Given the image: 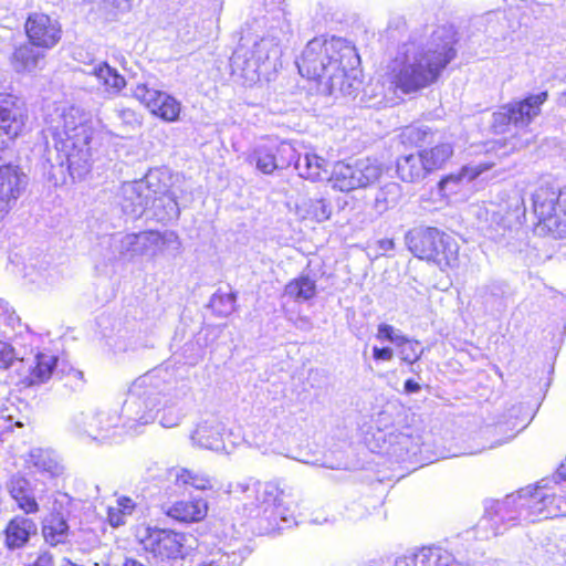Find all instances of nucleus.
<instances>
[{
    "label": "nucleus",
    "instance_id": "f257e3e1",
    "mask_svg": "<svg viewBox=\"0 0 566 566\" xmlns=\"http://www.w3.org/2000/svg\"><path fill=\"white\" fill-rule=\"evenodd\" d=\"M455 32L436 29L429 39H410L399 45L391 63L394 83L403 93H415L436 83L442 71L457 56Z\"/></svg>",
    "mask_w": 566,
    "mask_h": 566
},
{
    "label": "nucleus",
    "instance_id": "f03ea898",
    "mask_svg": "<svg viewBox=\"0 0 566 566\" xmlns=\"http://www.w3.org/2000/svg\"><path fill=\"white\" fill-rule=\"evenodd\" d=\"M189 392L185 379H178L168 368H156L136 378L128 389L122 407L125 424L134 428L136 424L153 422L163 400L164 407L175 405Z\"/></svg>",
    "mask_w": 566,
    "mask_h": 566
},
{
    "label": "nucleus",
    "instance_id": "7ed1b4c3",
    "mask_svg": "<svg viewBox=\"0 0 566 566\" xmlns=\"http://www.w3.org/2000/svg\"><path fill=\"white\" fill-rule=\"evenodd\" d=\"M27 119L24 103L11 93L0 92V153L22 133ZM28 184L29 178L19 166H0V221L17 205Z\"/></svg>",
    "mask_w": 566,
    "mask_h": 566
},
{
    "label": "nucleus",
    "instance_id": "20e7f679",
    "mask_svg": "<svg viewBox=\"0 0 566 566\" xmlns=\"http://www.w3.org/2000/svg\"><path fill=\"white\" fill-rule=\"evenodd\" d=\"M360 59L356 48L343 38L319 36L308 41L296 65L303 77L317 81L321 85L340 65L358 66Z\"/></svg>",
    "mask_w": 566,
    "mask_h": 566
},
{
    "label": "nucleus",
    "instance_id": "39448f33",
    "mask_svg": "<svg viewBox=\"0 0 566 566\" xmlns=\"http://www.w3.org/2000/svg\"><path fill=\"white\" fill-rule=\"evenodd\" d=\"M405 241L415 256L433 262L442 271L459 266L458 242L452 235L437 228H413L406 233Z\"/></svg>",
    "mask_w": 566,
    "mask_h": 566
},
{
    "label": "nucleus",
    "instance_id": "423d86ee",
    "mask_svg": "<svg viewBox=\"0 0 566 566\" xmlns=\"http://www.w3.org/2000/svg\"><path fill=\"white\" fill-rule=\"evenodd\" d=\"M114 251L119 258L132 261L136 258H155L165 253H179L181 242L174 231H142L138 233L117 234L111 239Z\"/></svg>",
    "mask_w": 566,
    "mask_h": 566
},
{
    "label": "nucleus",
    "instance_id": "0eeeda50",
    "mask_svg": "<svg viewBox=\"0 0 566 566\" xmlns=\"http://www.w3.org/2000/svg\"><path fill=\"white\" fill-rule=\"evenodd\" d=\"M547 97V92H541L501 106L492 114L491 130L494 134L507 133L511 127L522 130L525 137L517 138L513 147L518 149L526 147L533 142L534 135L525 128L539 115L541 106Z\"/></svg>",
    "mask_w": 566,
    "mask_h": 566
},
{
    "label": "nucleus",
    "instance_id": "6e6552de",
    "mask_svg": "<svg viewBox=\"0 0 566 566\" xmlns=\"http://www.w3.org/2000/svg\"><path fill=\"white\" fill-rule=\"evenodd\" d=\"M524 493L510 494L503 500H486L484 514L475 525L480 539H489L503 534L522 517L525 509L521 505Z\"/></svg>",
    "mask_w": 566,
    "mask_h": 566
},
{
    "label": "nucleus",
    "instance_id": "1a4fd4ad",
    "mask_svg": "<svg viewBox=\"0 0 566 566\" xmlns=\"http://www.w3.org/2000/svg\"><path fill=\"white\" fill-rule=\"evenodd\" d=\"M281 49L272 38H263L251 48L239 45L231 56L233 71L241 72L248 81L254 82L270 69H275Z\"/></svg>",
    "mask_w": 566,
    "mask_h": 566
},
{
    "label": "nucleus",
    "instance_id": "9d476101",
    "mask_svg": "<svg viewBox=\"0 0 566 566\" xmlns=\"http://www.w3.org/2000/svg\"><path fill=\"white\" fill-rule=\"evenodd\" d=\"M518 492L524 493L521 503L526 513L524 520L535 522L566 515V493L558 481L545 479L534 490L524 489Z\"/></svg>",
    "mask_w": 566,
    "mask_h": 566
},
{
    "label": "nucleus",
    "instance_id": "9b49d317",
    "mask_svg": "<svg viewBox=\"0 0 566 566\" xmlns=\"http://www.w3.org/2000/svg\"><path fill=\"white\" fill-rule=\"evenodd\" d=\"M48 123V132L52 136L55 148H59L63 142L78 140L83 145L84 142L92 139L91 115L80 106L55 107L53 113L49 114Z\"/></svg>",
    "mask_w": 566,
    "mask_h": 566
},
{
    "label": "nucleus",
    "instance_id": "f8f14e48",
    "mask_svg": "<svg viewBox=\"0 0 566 566\" xmlns=\"http://www.w3.org/2000/svg\"><path fill=\"white\" fill-rule=\"evenodd\" d=\"M533 212L538 224L554 238H566V193L549 185H541L532 196Z\"/></svg>",
    "mask_w": 566,
    "mask_h": 566
},
{
    "label": "nucleus",
    "instance_id": "ddd939ff",
    "mask_svg": "<svg viewBox=\"0 0 566 566\" xmlns=\"http://www.w3.org/2000/svg\"><path fill=\"white\" fill-rule=\"evenodd\" d=\"M382 174V165L369 157L359 158L353 163L338 161L334 165L329 182L334 189L349 192L373 186Z\"/></svg>",
    "mask_w": 566,
    "mask_h": 566
},
{
    "label": "nucleus",
    "instance_id": "4468645a",
    "mask_svg": "<svg viewBox=\"0 0 566 566\" xmlns=\"http://www.w3.org/2000/svg\"><path fill=\"white\" fill-rule=\"evenodd\" d=\"M155 190H153L148 182L140 179L129 182H124L118 192V203L122 211L129 216L132 219L140 218L149 205L153 202H166L167 201V219L178 218L179 208L175 199L170 196H164L155 198ZM165 219V217H161Z\"/></svg>",
    "mask_w": 566,
    "mask_h": 566
},
{
    "label": "nucleus",
    "instance_id": "2eb2a0df",
    "mask_svg": "<svg viewBox=\"0 0 566 566\" xmlns=\"http://www.w3.org/2000/svg\"><path fill=\"white\" fill-rule=\"evenodd\" d=\"M184 542L182 534L166 528L146 527L144 534L140 535L143 549L155 563L184 558Z\"/></svg>",
    "mask_w": 566,
    "mask_h": 566
},
{
    "label": "nucleus",
    "instance_id": "dca6fc26",
    "mask_svg": "<svg viewBox=\"0 0 566 566\" xmlns=\"http://www.w3.org/2000/svg\"><path fill=\"white\" fill-rule=\"evenodd\" d=\"M120 420L116 411H98L94 415L78 412L71 418L70 430L94 440H105L111 437L108 431L118 427Z\"/></svg>",
    "mask_w": 566,
    "mask_h": 566
},
{
    "label": "nucleus",
    "instance_id": "f3484780",
    "mask_svg": "<svg viewBox=\"0 0 566 566\" xmlns=\"http://www.w3.org/2000/svg\"><path fill=\"white\" fill-rule=\"evenodd\" d=\"M136 99L140 101L154 115L166 122H175L180 114V103L169 94L150 86L148 83H139L133 91Z\"/></svg>",
    "mask_w": 566,
    "mask_h": 566
},
{
    "label": "nucleus",
    "instance_id": "a211bd4d",
    "mask_svg": "<svg viewBox=\"0 0 566 566\" xmlns=\"http://www.w3.org/2000/svg\"><path fill=\"white\" fill-rule=\"evenodd\" d=\"M72 499L62 494L55 499L50 514L42 522V534L44 541L51 546L66 542L70 526L67 520L71 514Z\"/></svg>",
    "mask_w": 566,
    "mask_h": 566
},
{
    "label": "nucleus",
    "instance_id": "6ab92c4d",
    "mask_svg": "<svg viewBox=\"0 0 566 566\" xmlns=\"http://www.w3.org/2000/svg\"><path fill=\"white\" fill-rule=\"evenodd\" d=\"M30 42L38 48L51 49L61 39V27L44 13H31L24 24Z\"/></svg>",
    "mask_w": 566,
    "mask_h": 566
},
{
    "label": "nucleus",
    "instance_id": "aec40b11",
    "mask_svg": "<svg viewBox=\"0 0 566 566\" xmlns=\"http://www.w3.org/2000/svg\"><path fill=\"white\" fill-rule=\"evenodd\" d=\"M376 338L395 345L400 359L410 365L418 361L424 352V348L418 340L407 337L401 331L386 323L378 325Z\"/></svg>",
    "mask_w": 566,
    "mask_h": 566
},
{
    "label": "nucleus",
    "instance_id": "412c9836",
    "mask_svg": "<svg viewBox=\"0 0 566 566\" xmlns=\"http://www.w3.org/2000/svg\"><path fill=\"white\" fill-rule=\"evenodd\" d=\"M256 494L258 513L256 516L263 515L266 520L279 525L277 520L286 522L285 507L283 506V492L273 483L256 484L253 490Z\"/></svg>",
    "mask_w": 566,
    "mask_h": 566
},
{
    "label": "nucleus",
    "instance_id": "4be33fe9",
    "mask_svg": "<svg viewBox=\"0 0 566 566\" xmlns=\"http://www.w3.org/2000/svg\"><path fill=\"white\" fill-rule=\"evenodd\" d=\"M88 145L90 142H84L82 145L78 140H73L71 143L63 142L59 148H55L61 158L60 164L63 165L65 159L73 179H81L91 169L92 155Z\"/></svg>",
    "mask_w": 566,
    "mask_h": 566
},
{
    "label": "nucleus",
    "instance_id": "5701e85b",
    "mask_svg": "<svg viewBox=\"0 0 566 566\" xmlns=\"http://www.w3.org/2000/svg\"><path fill=\"white\" fill-rule=\"evenodd\" d=\"M4 544L13 551L25 546L30 538L38 533L35 522L24 515H15L4 528Z\"/></svg>",
    "mask_w": 566,
    "mask_h": 566
},
{
    "label": "nucleus",
    "instance_id": "b1692460",
    "mask_svg": "<svg viewBox=\"0 0 566 566\" xmlns=\"http://www.w3.org/2000/svg\"><path fill=\"white\" fill-rule=\"evenodd\" d=\"M223 430V426L219 422L205 421L197 426L190 438L192 443L199 448L214 452L230 453L224 442Z\"/></svg>",
    "mask_w": 566,
    "mask_h": 566
},
{
    "label": "nucleus",
    "instance_id": "393cba45",
    "mask_svg": "<svg viewBox=\"0 0 566 566\" xmlns=\"http://www.w3.org/2000/svg\"><path fill=\"white\" fill-rule=\"evenodd\" d=\"M27 365L29 385H40L48 381L57 368L59 358L55 355L38 352L32 358L21 359Z\"/></svg>",
    "mask_w": 566,
    "mask_h": 566
},
{
    "label": "nucleus",
    "instance_id": "a878e982",
    "mask_svg": "<svg viewBox=\"0 0 566 566\" xmlns=\"http://www.w3.org/2000/svg\"><path fill=\"white\" fill-rule=\"evenodd\" d=\"M452 554L439 547H422L410 555L400 556L394 566H448Z\"/></svg>",
    "mask_w": 566,
    "mask_h": 566
},
{
    "label": "nucleus",
    "instance_id": "bb28decb",
    "mask_svg": "<svg viewBox=\"0 0 566 566\" xmlns=\"http://www.w3.org/2000/svg\"><path fill=\"white\" fill-rule=\"evenodd\" d=\"M7 490L15 501L18 507L25 514H35L40 506L35 500L31 483L24 476L15 474L7 483Z\"/></svg>",
    "mask_w": 566,
    "mask_h": 566
},
{
    "label": "nucleus",
    "instance_id": "cd10ccee",
    "mask_svg": "<svg viewBox=\"0 0 566 566\" xmlns=\"http://www.w3.org/2000/svg\"><path fill=\"white\" fill-rule=\"evenodd\" d=\"M356 67H345L340 65L328 78L322 84L323 90L329 94L340 93L342 95L354 94L359 86V82L356 78Z\"/></svg>",
    "mask_w": 566,
    "mask_h": 566
},
{
    "label": "nucleus",
    "instance_id": "c85d7f7f",
    "mask_svg": "<svg viewBox=\"0 0 566 566\" xmlns=\"http://www.w3.org/2000/svg\"><path fill=\"white\" fill-rule=\"evenodd\" d=\"M396 174L403 182H419L430 172L420 151L402 155L396 160Z\"/></svg>",
    "mask_w": 566,
    "mask_h": 566
},
{
    "label": "nucleus",
    "instance_id": "c756f323",
    "mask_svg": "<svg viewBox=\"0 0 566 566\" xmlns=\"http://www.w3.org/2000/svg\"><path fill=\"white\" fill-rule=\"evenodd\" d=\"M207 502L202 499H196L176 502L169 507L167 514L174 520L190 523L202 520L207 515Z\"/></svg>",
    "mask_w": 566,
    "mask_h": 566
},
{
    "label": "nucleus",
    "instance_id": "7c9ffc66",
    "mask_svg": "<svg viewBox=\"0 0 566 566\" xmlns=\"http://www.w3.org/2000/svg\"><path fill=\"white\" fill-rule=\"evenodd\" d=\"M32 42L17 48L11 57V64L15 72H31L38 67L44 59V53L36 49Z\"/></svg>",
    "mask_w": 566,
    "mask_h": 566
},
{
    "label": "nucleus",
    "instance_id": "2f4dec72",
    "mask_svg": "<svg viewBox=\"0 0 566 566\" xmlns=\"http://www.w3.org/2000/svg\"><path fill=\"white\" fill-rule=\"evenodd\" d=\"M525 216V208L521 196L515 193L510 198L505 206H500L493 212V218L501 224L503 229H512L521 223V218Z\"/></svg>",
    "mask_w": 566,
    "mask_h": 566
},
{
    "label": "nucleus",
    "instance_id": "473e14b6",
    "mask_svg": "<svg viewBox=\"0 0 566 566\" xmlns=\"http://www.w3.org/2000/svg\"><path fill=\"white\" fill-rule=\"evenodd\" d=\"M332 211L331 202L324 198H308L297 205V213L303 219H310L318 223L327 221Z\"/></svg>",
    "mask_w": 566,
    "mask_h": 566
},
{
    "label": "nucleus",
    "instance_id": "72a5a7b5",
    "mask_svg": "<svg viewBox=\"0 0 566 566\" xmlns=\"http://www.w3.org/2000/svg\"><path fill=\"white\" fill-rule=\"evenodd\" d=\"M326 160L315 154L305 153L304 156L298 155L295 160V170L298 176L312 181L322 179V174L326 172Z\"/></svg>",
    "mask_w": 566,
    "mask_h": 566
},
{
    "label": "nucleus",
    "instance_id": "f704fd0d",
    "mask_svg": "<svg viewBox=\"0 0 566 566\" xmlns=\"http://www.w3.org/2000/svg\"><path fill=\"white\" fill-rule=\"evenodd\" d=\"M284 294L295 302L310 301L316 295V281L308 274H302L285 285Z\"/></svg>",
    "mask_w": 566,
    "mask_h": 566
},
{
    "label": "nucleus",
    "instance_id": "c9c22d12",
    "mask_svg": "<svg viewBox=\"0 0 566 566\" xmlns=\"http://www.w3.org/2000/svg\"><path fill=\"white\" fill-rule=\"evenodd\" d=\"M402 198V188L398 182L390 181L380 187L374 201V210L382 214L395 208Z\"/></svg>",
    "mask_w": 566,
    "mask_h": 566
},
{
    "label": "nucleus",
    "instance_id": "e433bc0d",
    "mask_svg": "<svg viewBox=\"0 0 566 566\" xmlns=\"http://www.w3.org/2000/svg\"><path fill=\"white\" fill-rule=\"evenodd\" d=\"M429 172L441 169L453 154L450 143H441L432 148L420 150Z\"/></svg>",
    "mask_w": 566,
    "mask_h": 566
},
{
    "label": "nucleus",
    "instance_id": "4c0bfd02",
    "mask_svg": "<svg viewBox=\"0 0 566 566\" xmlns=\"http://www.w3.org/2000/svg\"><path fill=\"white\" fill-rule=\"evenodd\" d=\"M251 158L255 163L258 170L262 174L271 175L277 169L272 145L258 146L253 150Z\"/></svg>",
    "mask_w": 566,
    "mask_h": 566
},
{
    "label": "nucleus",
    "instance_id": "58836bf2",
    "mask_svg": "<svg viewBox=\"0 0 566 566\" xmlns=\"http://www.w3.org/2000/svg\"><path fill=\"white\" fill-rule=\"evenodd\" d=\"M33 465L50 476H59L63 473V467L46 451L36 450L31 453Z\"/></svg>",
    "mask_w": 566,
    "mask_h": 566
},
{
    "label": "nucleus",
    "instance_id": "ea45409f",
    "mask_svg": "<svg viewBox=\"0 0 566 566\" xmlns=\"http://www.w3.org/2000/svg\"><path fill=\"white\" fill-rule=\"evenodd\" d=\"M237 295L234 293L216 292L209 302V306L219 316H228L234 311Z\"/></svg>",
    "mask_w": 566,
    "mask_h": 566
},
{
    "label": "nucleus",
    "instance_id": "a19ab883",
    "mask_svg": "<svg viewBox=\"0 0 566 566\" xmlns=\"http://www.w3.org/2000/svg\"><path fill=\"white\" fill-rule=\"evenodd\" d=\"M277 169H284L291 166H295V160L298 154L294 146L287 142H282L279 145H272Z\"/></svg>",
    "mask_w": 566,
    "mask_h": 566
},
{
    "label": "nucleus",
    "instance_id": "79ce46f5",
    "mask_svg": "<svg viewBox=\"0 0 566 566\" xmlns=\"http://www.w3.org/2000/svg\"><path fill=\"white\" fill-rule=\"evenodd\" d=\"M176 482L179 485H190L197 490L212 489L211 480L207 475L198 474L186 469H182L176 475Z\"/></svg>",
    "mask_w": 566,
    "mask_h": 566
},
{
    "label": "nucleus",
    "instance_id": "37998d69",
    "mask_svg": "<svg viewBox=\"0 0 566 566\" xmlns=\"http://www.w3.org/2000/svg\"><path fill=\"white\" fill-rule=\"evenodd\" d=\"M402 138L405 142L413 144L416 146H423L424 144L431 143L433 139V133L428 127H406L402 132Z\"/></svg>",
    "mask_w": 566,
    "mask_h": 566
},
{
    "label": "nucleus",
    "instance_id": "c03bdc74",
    "mask_svg": "<svg viewBox=\"0 0 566 566\" xmlns=\"http://www.w3.org/2000/svg\"><path fill=\"white\" fill-rule=\"evenodd\" d=\"M111 72V65L107 62L101 61L97 63H94L90 65L86 73L88 75H93L96 77L98 83L103 86L104 92L106 93L107 85H111L109 82H107L109 73Z\"/></svg>",
    "mask_w": 566,
    "mask_h": 566
},
{
    "label": "nucleus",
    "instance_id": "a18cd8bd",
    "mask_svg": "<svg viewBox=\"0 0 566 566\" xmlns=\"http://www.w3.org/2000/svg\"><path fill=\"white\" fill-rule=\"evenodd\" d=\"M107 82L111 83V85H107L106 93L108 95L115 96L118 95L122 90L126 86V80L123 75L118 73V71L115 67L111 66V72Z\"/></svg>",
    "mask_w": 566,
    "mask_h": 566
},
{
    "label": "nucleus",
    "instance_id": "49530a36",
    "mask_svg": "<svg viewBox=\"0 0 566 566\" xmlns=\"http://www.w3.org/2000/svg\"><path fill=\"white\" fill-rule=\"evenodd\" d=\"M15 359L17 354L14 352V348L10 344L0 340V368H10Z\"/></svg>",
    "mask_w": 566,
    "mask_h": 566
},
{
    "label": "nucleus",
    "instance_id": "de8ad7c7",
    "mask_svg": "<svg viewBox=\"0 0 566 566\" xmlns=\"http://www.w3.org/2000/svg\"><path fill=\"white\" fill-rule=\"evenodd\" d=\"M219 566H240L243 562V556L240 553H217L213 554Z\"/></svg>",
    "mask_w": 566,
    "mask_h": 566
},
{
    "label": "nucleus",
    "instance_id": "09e8293b",
    "mask_svg": "<svg viewBox=\"0 0 566 566\" xmlns=\"http://www.w3.org/2000/svg\"><path fill=\"white\" fill-rule=\"evenodd\" d=\"M504 294L503 286L499 283H492L483 287V294L482 297L485 298V303H489L491 298H494V303L501 301L502 296Z\"/></svg>",
    "mask_w": 566,
    "mask_h": 566
},
{
    "label": "nucleus",
    "instance_id": "8fccbe9b",
    "mask_svg": "<svg viewBox=\"0 0 566 566\" xmlns=\"http://www.w3.org/2000/svg\"><path fill=\"white\" fill-rule=\"evenodd\" d=\"M368 510L358 502L352 503L346 509V518L349 521H358L367 516Z\"/></svg>",
    "mask_w": 566,
    "mask_h": 566
},
{
    "label": "nucleus",
    "instance_id": "3c124183",
    "mask_svg": "<svg viewBox=\"0 0 566 566\" xmlns=\"http://www.w3.org/2000/svg\"><path fill=\"white\" fill-rule=\"evenodd\" d=\"M460 181H461L460 176L449 175L440 180V182H439L440 191L443 192L444 195L447 192H455V188L458 187Z\"/></svg>",
    "mask_w": 566,
    "mask_h": 566
},
{
    "label": "nucleus",
    "instance_id": "603ef678",
    "mask_svg": "<svg viewBox=\"0 0 566 566\" xmlns=\"http://www.w3.org/2000/svg\"><path fill=\"white\" fill-rule=\"evenodd\" d=\"M180 413L176 410H164L159 422L164 428H174L179 423Z\"/></svg>",
    "mask_w": 566,
    "mask_h": 566
},
{
    "label": "nucleus",
    "instance_id": "864d4df0",
    "mask_svg": "<svg viewBox=\"0 0 566 566\" xmlns=\"http://www.w3.org/2000/svg\"><path fill=\"white\" fill-rule=\"evenodd\" d=\"M18 317L13 310L9 307L8 302L0 300V323L12 325Z\"/></svg>",
    "mask_w": 566,
    "mask_h": 566
},
{
    "label": "nucleus",
    "instance_id": "5fc2aeb1",
    "mask_svg": "<svg viewBox=\"0 0 566 566\" xmlns=\"http://www.w3.org/2000/svg\"><path fill=\"white\" fill-rule=\"evenodd\" d=\"M394 355L395 353L391 347H373V358L377 361H390Z\"/></svg>",
    "mask_w": 566,
    "mask_h": 566
},
{
    "label": "nucleus",
    "instance_id": "6e6d98bb",
    "mask_svg": "<svg viewBox=\"0 0 566 566\" xmlns=\"http://www.w3.org/2000/svg\"><path fill=\"white\" fill-rule=\"evenodd\" d=\"M124 516H125V514L117 506L108 509V521H109L111 525H113V526L123 525L125 523Z\"/></svg>",
    "mask_w": 566,
    "mask_h": 566
},
{
    "label": "nucleus",
    "instance_id": "4d7b16f0",
    "mask_svg": "<svg viewBox=\"0 0 566 566\" xmlns=\"http://www.w3.org/2000/svg\"><path fill=\"white\" fill-rule=\"evenodd\" d=\"M66 376L70 379V381L73 382V386L75 388H80V387L83 386V384H84V374H83V371H81L78 369H75L73 367H70Z\"/></svg>",
    "mask_w": 566,
    "mask_h": 566
},
{
    "label": "nucleus",
    "instance_id": "13d9d810",
    "mask_svg": "<svg viewBox=\"0 0 566 566\" xmlns=\"http://www.w3.org/2000/svg\"><path fill=\"white\" fill-rule=\"evenodd\" d=\"M117 507L120 509L125 515L132 514L135 503L132 499L123 496L117 500Z\"/></svg>",
    "mask_w": 566,
    "mask_h": 566
},
{
    "label": "nucleus",
    "instance_id": "bf43d9fd",
    "mask_svg": "<svg viewBox=\"0 0 566 566\" xmlns=\"http://www.w3.org/2000/svg\"><path fill=\"white\" fill-rule=\"evenodd\" d=\"M9 411H10V409L8 407L4 408L1 411V418H3L4 420H7L10 423H13L15 427H19V428L23 427L24 426L23 420L21 418H17L14 415H12Z\"/></svg>",
    "mask_w": 566,
    "mask_h": 566
},
{
    "label": "nucleus",
    "instance_id": "052dcab7",
    "mask_svg": "<svg viewBox=\"0 0 566 566\" xmlns=\"http://www.w3.org/2000/svg\"><path fill=\"white\" fill-rule=\"evenodd\" d=\"M32 566H53V557L50 553H41Z\"/></svg>",
    "mask_w": 566,
    "mask_h": 566
},
{
    "label": "nucleus",
    "instance_id": "680f3d73",
    "mask_svg": "<svg viewBox=\"0 0 566 566\" xmlns=\"http://www.w3.org/2000/svg\"><path fill=\"white\" fill-rule=\"evenodd\" d=\"M378 249L386 254L387 252L395 249V242L392 239H381L377 242Z\"/></svg>",
    "mask_w": 566,
    "mask_h": 566
},
{
    "label": "nucleus",
    "instance_id": "e2e57ef3",
    "mask_svg": "<svg viewBox=\"0 0 566 566\" xmlns=\"http://www.w3.org/2000/svg\"><path fill=\"white\" fill-rule=\"evenodd\" d=\"M403 389L407 394H416L420 391V385L413 379H407L403 385Z\"/></svg>",
    "mask_w": 566,
    "mask_h": 566
},
{
    "label": "nucleus",
    "instance_id": "0e129e2a",
    "mask_svg": "<svg viewBox=\"0 0 566 566\" xmlns=\"http://www.w3.org/2000/svg\"><path fill=\"white\" fill-rule=\"evenodd\" d=\"M296 327L300 328V329H304V331H307L312 327V324L310 322V319L307 317H300L297 321H296Z\"/></svg>",
    "mask_w": 566,
    "mask_h": 566
},
{
    "label": "nucleus",
    "instance_id": "69168bd1",
    "mask_svg": "<svg viewBox=\"0 0 566 566\" xmlns=\"http://www.w3.org/2000/svg\"><path fill=\"white\" fill-rule=\"evenodd\" d=\"M103 2L105 3H108V4H113V6H117L118 4V0H102ZM135 0H125L126 2V8L127 9H130L133 3H134Z\"/></svg>",
    "mask_w": 566,
    "mask_h": 566
},
{
    "label": "nucleus",
    "instance_id": "338daca9",
    "mask_svg": "<svg viewBox=\"0 0 566 566\" xmlns=\"http://www.w3.org/2000/svg\"><path fill=\"white\" fill-rule=\"evenodd\" d=\"M513 437H514V434L512 433V434H510L509 437H506L505 439H503V440H501V441H499V442H496V443L492 444L490 448H494V447H496V446H500V444H502V443H505V442L510 441Z\"/></svg>",
    "mask_w": 566,
    "mask_h": 566
},
{
    "label": "nucleus",
    "instance_id": "774afa93",
    "mask_svg": "<svg viewBox=\"0 0 566 566\" xmlns=\"http://www.w3.org/2000/svg\"><path fill=\"white\" fill-rule=\"evenodd\" d=\"M448 566H461L460 564H458L454 558L452 557V562L451 563H448Z\"/></svg>",
    "mask_w": 566,
    "mask_h": 566
}]
</instances>
